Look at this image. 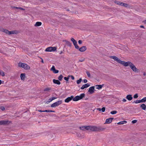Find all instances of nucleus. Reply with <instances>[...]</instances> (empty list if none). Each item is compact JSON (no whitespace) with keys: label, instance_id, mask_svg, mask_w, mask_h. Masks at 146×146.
Instances as JSON below:
<instances>
[{"label":"nucleus","instance_id":"nucleus-1","mask_svg":"<svg viewBox=\"0 0 146 146\" xmlns=\"http://www.w3.org/2000/svg\"><path fill=\"white\" fill-rule=\"evenodd\" d=\"M85 94L84 93L81 94L80 96H76L74 98L73 96L70 97H68L64 100V102L66 103H68L72 100L74 101H77L78 100L82 99L85 97Z\"/></svg>","mask_w":146,"mask_h":146},{"label":"nucleus","instance_id":"nucleus-2","mask_svg":"<svg viewBox=\"0 0 146 146\" xmlns=\"http://www.w3.org/2000/svg\"><path fill=\"white\" fill-rule=\"evenodd\" d=\"M110 57V58L114 59L115 61L127 67L129 66H130L131 64L132 63L130 61L125 62L124 61H122L115 56H111Z\"/></svg>","mask_w":146,"mask_h":146},{"label":"nucleus","instance_id":"nucleus-3","mask_svg":"<svg viewBox=\"0 0 146 146\" xmlns=\"http://www.w3.org/2000/svg\"><path fill=\"white\" fill-rule=\"evenodd\" d=\"M106 129V128L102 126H98V127H97L95 126H92V131L100 132L104 131Z\"/></svg>","mask_w":146,"mask_h":146},{"label":"nucleus","instance_id":"nucleus-4","mask_svg":"<svg viewBox=\"0 0 146 146\" xmlns=\"http://www.w3.org/2000/svg\"><path fill=\"white\" fill-rule=\"evenodd\" d=\"M79 129L85 131V130H90L91 131H92V126H82L79 127Z\"/></svg>","mask_w":146,"mask_h":146},{"label":"nucleus","instance_id":"nucleus-5","mask_svg":"<svg viewBox=\"0 0 146 146\" xmlns=\"http://www.w3.org/2000/svg\"><path fill=\"white\" fill-rule=\"evenodd\" d=\"M62 103V100H60L58 101L53 104H52L51 105V107L52 108L55 107L56 106H58L61 104Z\"/></svg>","mask_w":146,"mask_h":146},{"label":"nucleus","instance_id":"nucleus-6","mask_svg":"<svg viewBox=\"0 0 146 146\" xmlns=\"http://www.w3.org/2000/svg\"><path fill=\"white\" fill-rule=\"evenodd\" d=\"M57 48L56 47H49L47 48L45 50L46 52L54 51L56 50Z\"/></svg>","mask_w":146,"mask_h":146},{"label":"nucleus","instance_id":"nucleus-7","mask_svg":"<svg viewBox=\"0 0 146 146\" xmlns=\"http://www.w3.org/2000/svg\"><path fill=\"white\" fill-rule=\"evenodd\" d=\"M130 67L134 72H139V70L132 63L131 64Z\"/></svg>","mask_w":146,"mask_h":146},{"label":"nucleus","instance_id":"nucleus-8","mask_svg":"<svg viewBox=\"0 0 146 146\" xmlns=\"http://www.w3.org/2000/svg\"><path fill=\"white\" fill-rule=\"evenodd\" d=\"M11 122V121H9L8 120L1 121H0V125L9 124Z\"/></svg>","mask_w":146,"mask_h":146},{"label":"nucleus","instance_id":"nucleus-9","mask_svg":"<svg viewBox=\"0 0 146 146\" xmlns=\"http://www.w3.org/2000/svg\"><path fill=\"white\" fill-rule=\"evenodd\" d=\"M71 40L73 42L75 48L76 49L78 48L79 46H78L77 44V41L73 38H71Z\"/></svg>","mask_w":146,"mask_h":146},{"label":"nucleus","instance_id":"nucleus-10","mask_svg":"<svg viewBox=\"0 0 146 146\" xmlns=\"http://www.w3.org/2000/svg\"><path fill=\"white\" fill-rule=\"evenodd\" d=\"M94 86H92L90 87L89 89L88 92L90 93V94H92L94 92Z\"/></svg>","mask_w":146,"mask_h":146},{"label":"nucleus","instance_id":"nucleus-11","mask_svg":"<svg viewBox=\"0 0 146 146\" xmlns=\"http://www.w3.org/2000/svg\"><path fill=\"white\" fill-rule=\"evenodd\" d=\"M77 49H78L81 52H83L85 51L87 49V48L86 46H83L80 48L79 46V48Z\"/></svg>","mask_w":146,"mask_h":146},{"label":"nucleus","instance_id":"nucleus-12","mask_svg":"<svg viewBox=\"0 0 146 146\" xmlns=\"http://www.w3.org/2000/svg\"><path fill=\"white\" fill-rule=\"evenodd\" d=\"M113 118L111 117L107 119H106V122L105 123L109 124L111 123L112 120L113 119Z\"/></svg>","mask_w":146,"mask_h":146},{"label":"nucleus","instance_id":"nucleus-13","mask_svg":"<svg viewBox=\"0 0 146 146\" xmlns=\"http://www.w3.org/2000/svg\"><path fill=\"white\" fill-rule=\"evenodd\" d=\"M90 86V84L88 83L85 84L82 86L81 88V89L82 90H83L85 88H87Z\"/></svg>","mask_w":146,"mask_h":146},{"label":"nucleus","instance_id":"nucleus-14","mask_svg":"<svg viewBox=\"0 0 146 146\" xmlns=\"http://www.w3.org/2000/svg\"><path fill=\"white\" fill-rule=\"evenodd\" d=\"M126 98L129 101H131L133 97L131 95L129 94L127 96Z\"/></svg>","mask_w":146,"mask_h":146},{"label":"nucleus","instance_id":"nucleus-15","mask_svg":"<svg viewBox=\"0 0 146 146\" xmlns=\"http://www.w3.org/2000/svg\"><path fill=\"white\" fill-rule=\"evenodd\" d=\"M57 98V97H52L50 98L48 100V101L46 102V103L48 104V103H49L51 101H52V100L56 99Z\"/></svg>","mask_w":146,"mask_h":146},{"label":"nucleus","instance_id":"nucleus-16","mask_svg":"<svg viewBox=\"0 0 146 146\" xmlns=\"http://www.w3.org/2000/svg\"><path fill=\"white\" fill-rule=\"evenodd\" d=\"M63 42H66V44L68 46L71 47L72 45V44L71 43V42L66 40H63Z\"/></svg>","mask_w":146,"mask_h":146},{"label":"nucleus","instance_id":"nucleus-17","mask_svg":"<svg viewBox=\"0 0 146 146\" xmlns=\"http://www.w3.org/2000/svg\"><path fill=\"white\" fill-rule=\"evenodd\" d=\"M53 82L55 84H57L58 85L60 84V82L58 80L54 79L53 80Z\"/></svg>","mask_w":146,"mask_h":146},{"label":"nucleus","instance_id":"nucleus-18","mask_svg":"<svg viewBox=\"0 0 146 146\" xmlns=\"http://www.w3.org/2000/svg\"><path fill=\"white\" fill-rule=\"evenodd\" d=\"M104 86V84L102 85H97L96 86V89L98 90H100Z\"/></svg>","mask_w":146,"mask_h":146},{"label":"nucleus","instance_id":"nucleus-19","mask_svg":"<svg viewBox=\"0 0 146 146\" xmlns=\"http://www.w3.org/2000/svg\"><path fill=\"white\" fill-rule=\"evenodd\" d=\"M20 77L22 80H24L25 77V73L21 74Z\"/></svg>","mask_w":146,"mask_h":146},{"label":"nucleus","instance_id":"nucleus-20","mask_svg":"<svg viewBox=\"0 0 146 146\" xmlns=\"http://www.w3.org/2000/svg\"><path fill=\"white\" fill-rule=\"evenodd\" d=\"M18 65L19 67L23 68H24L25 67V63H24L21 62H20L19 63Z\"/></svg>","mask_w":146,"mask_h":146},{"label":"nucleus","instance_id":"nucleus-21","mask_svg":"<svg viewBox=\"0 0 146 146\" xmlns=\"http://www.w3.org/2000/svg\"><path fill=\"white\" fill-rule=\"evenodd\" d=\"M140 107L143 110H145L146 109V106L144 104H142L140 106Z\"/></svg>","mask_w":146,"mask_h":146},{"label":"nucleus","instance_id":"nucleus-22","mask_svg":"<svg viewBox=\"0 0 146 146\" xmlns=\"http://www.w3.org/2000/svg\"><path fill=\"white\" fill-rule=\"evenodd\" d=\"M42 24V23L40 22H37L35 25V26H39Z\"/></svg>","mask_w":146,"mask_h":146},{"label":"nucleus","instance_id":"nucleus-23","mask_svg":"<svg viewBox=\"0 0 146 146\" xmlns=\"http://www.w3.org/2000/svg\"><path fill=\"white\" fill-rule=\"evenodd\" d=\"M127 123V121H121L118 122L117 124L118 125L123 124L126 123Z\"/></svg>","mask_w":146,"mask_h":146},{"label":"nucleus","instance_id":"nucleus-24","mask_svg":"<svg viewBox=\"0 0 146 146\" xmlns=\"http://www.w3.org/2000/svg\"><path fill=\"white\" fill-rule=\"evenodd\" d=\"M25 67L24 68V69L25 70H29L30 69V66L28 65L27 64H25Z\"/></svg>","mask_w":146,"mask_h":146},{"label":"nucleus","instance_id":"nucleus-25","mask_svg":"<svg viewBox=\"0 0 146 146\" xmlns=\"http://www.w3.org/2000/svg\"><path fill=\"white\" fill-rule=\"evenodd\" d=\"M15 31H9V33L8 35H11V34H15L16 33L15 32Z\"/></svg>","mask_w":146,"mask_h":146},{"label":"nucleus","instance_id":"nucleus-26","mask_svg":"<svg viewBox=\"0 0 146 146\" xmlns=\"http://www.w3.org/2000/svg\"><path fill=\"white\" fill-rule=\"evenodd\" d=\"M141 103L145 102H146V97H144L143 98L140 100Z\"/></svg>","mask_w":146,"mask_h":146},{"label":"nucleus","instance_id":"nucleus-27","mask_svg":"<svg viewBox=\"0 0 146 146\" xmlns=\"http://www.w3.org/2000/svg\"><path fill=\"white\" fill-rule=\"evenodd\" d=\"M63 77V76L62 75H60L58 78V79L59 81H61L62 78Z\"/></svg>","mask_w":146,"mask_h":146},{"label":"nucleus","instance_id":"nucleus-28","mask_svg":"<svg viewBox=\"0 0 146 146\" xmlns=\"http://www.w3.org/2000/svg\"><path fill=\"white\" fill-rule=\"evenodd\" d=\"M82 81V79L81 78H80L78 80H77L76 81V83L77 84H79Z\"/></svg>","mask_w":146,"mask_h":146},{"label":"nucleus","instance_id":"nucleus-29","mask_svg":"<svg viewBox=\"0 0 146 146\" xmlns=\"http://www.w3.org/2000/svg\"><path fill=\"white\" fill-rule=\"evenodd\" d=\"M135 103L136 104H137L138 103H141V101H140V100H136V101H134L133 103Z\"/></svg>","mask_w":146,"mask_h":146},{"label":"nucleus","instance_id":"nucleus-30","mask_svg":"<svg viewBox=\"0 0 146 146\" xmlns=\"http://www.w3.org/2000/svg\"><path fill=\"white\" fill-rule=\"evenodd\" d=\"M117 113L116 111H113L111 112L110 113L111 114L113 115L116 114Z\"/></svg>","mask_w":146,"mask_h":146},{"label":"nucleus","instance_id":"nucleus-31","mask_svg":"<svg viewBox=\"0 0 146 146\" xmlns=\"http://www.w3.org/2000/svg\"><path fill=\"white\" fill-rule=\"evenodd\" d=\"M9 31L8 30L6 29H4V30H3V32L6 33L7 34H9Z\"/></svg>","mask_w":146,"mask_h":146},{"label":"nucleus","instance_id":"nucleus-32","mask_svg":"<svg viewBox=\"0 0 146 146\" xmlns=\"http://www.w3.org/2000/svg\"><path fill=\"white\" fill-rule=\"evenodd\" d=\"M114 3L118 5H120V3H121V2L117 1H114Z\"/></svg>","mask_w":146,"mask_h":146},{"label":"nucleus","instance_id":"nucleus-33","mask_svg":"<svg viewBox=\"0 0 146 146\" xmlns=\"http://www.w3.org/2000/svg\"><path fill=\"white\" fill-rule=\"evenodd\" d=\"M69 77H68H68H64V80H66L67 82L68 81V80L69 79Z\"/></svg>","mask_w":146,"mask_h":146},{"label":"nucleus","instance_id":"nucleus-34","mask_svg":"<svg viewBox=\"0 0 146 146\" xmlns=\"http://www.w3.org/2000/svg\"><path fill=\"white\" fill-rule=\"evenodd\" d=\"M53 72L55 74H57L58 73L59 70H56V69L53 71Z\"/></svg>","mask_w":146,"mask_h":146},{"label":"nucleus","instance_id":"nucleus-35","mask_svg":"<svg viewBox=\"0 0 146 146\" xmlns=\"http://www.w3.org/2000/svg\"><path fill=\"white\" fill-rule=\"evenodd\" d=\"M138 95L137 94H135L133 96V98H137L138 97Z\"/></svg>","mask_w":146,"mask_h":146},{"label":"nucleus","instance_id":"nucleus-36","mask_svg":"<svg viewBox=\"0 0 146 146\" xmlns=\"http://www.w3.org/2000/svg\"><path fill=\"white\" fill-rule=\"evenodd\" d=\"M86 73L87 75L88 76V77H90V73L88 71H87L86 72Z\"/></svg>","mask_w":146,"mask_h":146},{"label":"nucleus","instance_id":"nucleus-37","mask_svg":"<svg viewBox=\"0 0 146 146\" xmlns=\"http://www.w3.org/2000/svg\"><path fill=\"white\" fill-rule=\"evenodd\" d=\"M51 89L49 88H45L44 90V91H49Z\"/></svg>","mask_w":146,"mask_h":146},{"label":"nucleus","instance_id":"nucleus-38","mask_svg":"<svg viewBox=\"0 0 146 146\" xmlns=\"http://www.w3.org/2000/svg\"><path fill=\"white\" fill-rule=\"evenodd\" d=\"M128 6V5L127 3H123V6L127 7Z\"/></svg>","mask_w":146,"mask_h":146},{"label":"nucleus","instance_id":"nucleus-39","mask_svg":"<svg viewBox=\"0 0 146 146\" xmlns=\"http://www.w3.org/2000/svg\"><path fill=\"white\" fill-rule=\"evenodd\" d=\"M55 69V67L54 66H53L51 68V70L54 71Z\"/></svg>","mask_w":146,"mask_h":146},{"label":"nucleus","instance_id":"nucleus-40","mask_svg":"<svg viewBox=\"0 0 146 146\" xmlns=\"http://www.w3.org/2000/svg\"><path fill=\"white\" fill-rule=\"evenodd\" d=\"M106 108L105 107H104L102 108V109H101V111L102 112H104L105 111Z\"/></svg>","mask_w":146,"mask_h":146},{"label":"nucleus","instance_id":"nucleus-41","mask_svg":"<svg viewBox=\"0 0 146 146\" xmlns=\"http://www.w3.org/2000/svg\"><path fill=\"white\" fill-rule=\"evenodd\" d=\"M0 109H1L2 111H4L5 110V108L4 106H1L0 107Z\"/></svg>","mask_w":146,"mask_h":146},{"label":"nucleus","instance_id":"nucleus-42","mask_svg":"<svg viewBox=\"0 0 146 146\" xmlns=\"http://www.w3.org/2000/svg\"><path fill=\"white\" fill-rule=\"evenodd\" d=\"M0 74L2 75V76H4L5 75L4 73L3 72H0Z\"/></svg>","mask_w":146,"mask_h":146},{"label":"nucleus","instance_id":"nucleus-43","mask_svg":"<svg viewBox=\"0 0 146 146\" xmlns=\"http://www.w3.org/2000/svg\"><path fill=\"white\" fill-rule=\"evenodd\" d=\"M68 77H69V78L70 77H71V79L72 80H74V77L73 76H72V75H69V76H68Z\"/></svg>","mask_w":146,"mask_h":146},{"label":"nucleus","instance_id":"nucleus-44","mask_svg":"<svg viewBox=\"0 0 146 146\" xmlns=\"http://www.w3.org/2000/svg\"><path fill=\"white\" fill-rule=\"evenodd\" d=\"M137 122V120H133L131 122L133 124H134V123H136Z\"/></svg>","mask_w":146,"mask_h":146},{"label":"nucleus","instance_id":"nucleus-45","mask_svg":"<svg viewBox=\"0 0 146 146\" xmlns=\"http://www.w3.org/2000/svg\"><path fill=\"white\" fill-rule=\"evenodd\" d=\"M85 60V58H83L82 59H79V62H82L83 61H84Z\"/></svg>","mask_w":146,"mask_h":146},{"label":"nucleus","instance_id":"nucleus-46","mask_svg":"<svg viewBox=\"0 0 146 146\" xmlns=\"http://www.w3.org/2000/svg\"><path fill=\"white\" fill-rule=\"evenodd\" d=\"M50 110H46L43 111L44 112H50Z\"/></svg>","mask_w":146,"mask_h":146},{"label":"nucleus","instance_id":"nucleus-47","mask_svg":"<svg viewBox=\"0 0 146 146\" xmlns=\"http://www.w3.org/2000/svg\"><path fill=\"white\" fill-rule=\"evenodd\" d=\"M78 42L79 44H81L82 43V41L81 40H80L78 41Z\"/></svg>","mask_w":146,"mask_h":146},{"label":"nucleus","instance_id":"nucleus-48","mask_svg":"<svg viewBox=\"0 0 146 146\" xmlns=\"http://www.w3.org/2000/svg\"><path fill=\"white\" fill-rule=\"evenodd\" d=\"M4 29H3V28H0V31L3 32V30H4Z\"/></svg>","mask_w":146,"mask_h":146},{"label":"nucleus","instance_id":"nucleus-49","mask_svg":"<svg viewBox=\"0 0 146 146\" xmlns=\"http://www.w3.org/2000/svg\"><path fill=\"white\" fill-rule=\"evenodd\" d=\"M4 83V81H2L1 80H0V85L1 84H3Z\"/></svg>","mask_w":146,"mask_h":146},{"label":"nucleus","instance_id":"nucleus-50","mask_svg":"<svg viewBox=\"0 0 146 146\" xmlns=\"http://www.w3.org/2000/svg\"><path fill=\"white\" fill-rule=\"evenodd\" d=\"M19 8V9H21V10H22L24 11V10H25V9H24L23 8H22V7H20Z\"/></svg>","mask_w":146,"mask_h":146},{"label":"nucleus","instance_id":"nucleus-51","mask_svg":"<svg viewBox=\"0 0 146 146\" xmlns=\"http://www.w3.org/2000/svg\"><path fill=\"white\" fill-rule=\"evenodd\" d=\"M20 7H14L13 8L16 9H19V8Z\"/></svg>","mask_w":146,"mask_h":146},{"label":"nucleus","instance_id":"nucleus-52","mask_svg":"<svg viewBox=\"0 0 146 146\" xmlns=\"http://www.w3.org/2000/svg\"><path fill=\"white\" fill-rule=\"evenodd\" d=\"M84 83H86L87 82V80L86 79H84Z\"/></svg>","mask_w":146,"mask_h":146},{"label":"nucleus","instance_id":"nucleus-53","mask_svg":"<svg viewBox=\"0 0 146 146\" xmlns=\"http://www.w3.org/2000/svg\"><path fill=\"white\" fill-rule=\"evenodd\" d=\"M122 101L123 102H125L126 101V100L125 99L123 98L122 100Z\"/></svg>","mask_w":146,"mask_h":146},{"label":"nucleus","instance_id":"nucleus-54","mask_svg":"<svg viewBox=\"0 0 146 146\" xmlns=\"http://www.w3.org/2000/svg\"><path fill=\"white\" fill-rule=\"evenodd\" d=\"M97 110H98L99 111H101V109L100 108H97Z\"/></svg>","mask_w":146,"mask_h":146},{"label":"nucleus","instance_id":"nucleus-55","mask_svg":"<svg viewBox=\"0 0 146 146\" xmlns=\"http://www.w3.org/2000/svg\"><path fill=\"white\" fill-rule=\"evenodd\" d=\"M124 3L121 2V3H120V5L121 6H123V4Z\"/></svg>","mask_w":146,"mask_h":146},{"label":"nucleus","instance_id":"nucleus-56","mask_svg":"<svg viewBox=\"0 0 146 146\" xmlns=\"http://www.w3.org/2000/svg\"><path fill=\"white\" fill-rule=\"evenodd\" d=\"M140 27L141 28H144V26H143V25H141V26H140Z\"/></svg>","mask_w":146,"mask_h":146},{"label":"nucleus","instance_id":"nucleus-57","mask_svg":"<svg viewBox=\"0 0 146 146\" xmlns=\"http://www.w3.org/2000/svg\"><path fill=\"white\" fill-rule=\"evenodd\" d=\"M50 112H55V111H54L50 110Z\"/></svg>","mask_w":146,"mask_h":146},{"label":"nucleus","instance_id":"nucleus-58","mask_svg":"<svg viewBox=\"0 0 146 146\" xmlns=\"http://www.w3.org/2000/svg\"><path fill=\"white\" fill-rule=\"evenodd\" d=\"M38 111H39L40 112H44L43 111H42L41 110H38Z\"/></svg>","mask_w":146,"mask_h":146},{"label":"nucleus","instance_id":"nucleus-59","mask_svg":"<svg viewBox=\"0 0 146 146\" xmlns=\"http://www.w3.org/2000/svg\"><path fill=\"white\" fill-rule=\"evenodd\" d=\"M0 52L1 53H3V52L0 49Z\"/></svg>","mask_w":146,"mask_h":146},{"label":"nucleus","instance_id":"nucleus-60","mask_svg":"<svg viewBox=\"0 0 146 146\" xmlns=\"http://www.w3.org/2000/svg\"><path fill=\"white\" fill-rule=\"evenodd\" d=\"M143 75L144 76H145L146 75V74L145 72H143Z\"/></svg>","mask_w":146,"mask_h":146},{"label":"nucleus","instance_id":"nucleus-61","mask_svg":"<svg viewBox=\"0 0 146 146\" xmlns=\"http://www.w3.org/2000/svg\"><path fill=\"white\" fill-rule=\"evenodd\" d=\"M41 59H42V60L41 61V62L42 63H44V61H43V60L42 58H41Z\"/></svg>","mask_w":146,"mask_h":146},{"label":"nucleus","instance_id":"nucleus-62","mask_svg":"<svg viewBox=\"0 0 146 146\" xmlns=\"http://www.w3.org/2000/svg\"><path fill=\"white\" fill-rule=\"evenodd\" d=\"M63 53V52L62 51H61L60 52V54H62V53Z\"/></svg>","mask_w":146,"mask_h":146},{"label":"nucleus","instance_id":"nucleus-63","mask_svg":"<svg viewBox=\"0 0 146 146\" xmlns=\"http://www.w3.org/2000/svg\"><path fill=\"white\" fill-rule=\"evenodd\" d=\"M66 11H70L69 10V9H67V10H66Z\"/></svg>","mask_w":146,"mask_h":146},{"label":"nucleus","instance_id":"nucleus-64","mask_svg":"<svg viewBox=\"0 0 146 146\" xmlns=\"http://www.w3.org/2000/svg\"><path fill=\"white\" fill-rule=\"evenodd\" d=\"M145 23H146V20H145Z\"/></svg>","mask_w":146,"mask_h":146}]
</instances>
